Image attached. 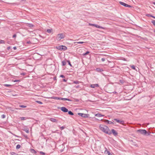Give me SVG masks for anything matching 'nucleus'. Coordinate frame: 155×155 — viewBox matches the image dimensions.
I'll use <instances>...</instances> for the list:
<instances>
[{"mask_svg": "<svg viewBox=\"0 0 155 155\" xmlns=\"http://www.w3.org/2000/svg\"><path fill=\"white\" fill-rule=\"evenodd\" d=\"M99 128L101 130L106 134L110 135L111 134V131L107 126L104 125L100 124L99 126Z\"/></svg>", "mask_w": 155, "mask_h": 155, "instance_id": "nucleus-1", "label": "nucleus"}, {"mask_svg": "<svg viewBox=\"0 0 155 155\" xmlns=\"http://www.w3.org/2000/svg\"><path fill=\"white\" fill-rule=\"evenodd\" d=\"M65 37V35L63 33L58 34L56 37V39L58 40H60L61 39L64 38Z\"/></svg>", "mask_w": 155, "mask_h": 155, "instance_id": "nucleus-2", "label": "nucleus"}, {"mask_svg": "<svg viewBox=\"0 0 155 155\" xmlns=\"http://www.w3.org/2000/svg\"><path fill=\"white\" fill-rule=\"evenodd\" d=\"M57 48L61 51H65L67 50V48L65 46L61 45L57 47Z\"/></svg>", "mask_w": 155, "mask_h": 155, "instance_id": "nucleus-3", "label": "nucleus"}, {"mask_svg": "<svg viewBox=\"0 0 155 155\" xmlns=\"http://www.w3.org/2000/svg\"><path fill=\"white\" fill-rule=\"evenodd\" d=\"M137 132H138L141 134L145 135L147 134V132L146 130L144 129H139L137 130Z\"/></svg>", "mask_w": 155, "mask_h": 155, "instance_id": "nucleus-4", "label": "nucleus"}, {"mask_svg": "<svg viewBox=\"0 0 155 155\" xmlns=\"http://www.w3.org/2000/svg\"><path fill=\"white\" fill-rule=\"evenodd\" d=\"M97 60L101 62H104L107 59L105 58L102 57L101 56L99 57L98 58H97Z\"/></svg>", "mask_w": 155, "mask_h": 155, "instance_id": "nucleus-5", "label": "nucleus"}, {"mask_svg": "<svg viewBox=\"0 0 155 155\" xmlns=\"http://www.w3.org/2000/svg\"><path fill=\"white\" fill-rule=\"evenodd\" d=\"M78 114L83 117H88L89 115L88 114H84L81 113H78Z\"/></svg>", "mask_w": 155, "mask_h": 155, "instance_id": "nucleus-6", "label": "nucleus"}, {"mask_svg": "<svg viewBox=\"0 0 155 155\" xmlns=\"http://www.w3.org/2000/svg\"><path fill=\"white\" fill-rule=\"evenodd\" d=\"M114 120L116 121L117 123H120L121 124H123L124 123V120H119L118 119H114Z\"/></svg>", "mask_w": 155, "mask_h": 155, "instance_id": "nucleus-7", "label": "nucleus"}, {"mask_svg": "<svg viewBox=\"0 0 155 155\" xmlns=\"http://www.w3.org/2000/svg\"><path fill=\"white\" fill-rule=\"evenodd\" d=\"M120 4L123 5L125 7H131V6L129 5H128L124 2H119Z\"/></svg>", "mask_w": 155, "mask_h": 155, "instance_id": "nucleus-8", "label": "nucleus"}, {"mask_svg": "<svg viewBox=\"0 0 155 155\" xmlns=\"http://www.w3.org/2000/svg\"><path fill=\"white\" fill-rule=\"evenodd\" d=\"M111 134L112 133L114 136H116L117 135V132L114 129H112L111 130Z\"/></svg>", "mask_w": 155, "mask_h": 155, "instance_id": "nucleus-9", "label": "nucleus"}, {"mask_svg": "<svg viewBox=\"0 0 155 155\" xmlns=\"http://www.w3.org/2000/svg\"><path fill=\"white\" fill-rule=\"evenodd\" d=\"M61 110L64 112H67L68 111V110L65 107H62L61 108Z\"/></svg>", "mask_w": 155, "mask_h": 155, "instance_id": "nucleus-10", "label": "nucleus"}, {"mask_svg": "<svg viewBox=\"0 0 155 155\" xmlns=\"http://www.w3.org/2000/svg\"><path fill=\"white\" fill-rule=\"evenodd\" d=\"M49 120L53 122H57L58 121L56 119L53 118H49Z\"/></svg>", "mask_w": 155, "mask_h": 155, "instance_id": "nucleus-11", "label": "nucleus"}, {"mask_svg": "<svg viewBox=\"0 0 155 155\" xmlns=\"http://www.w3.org/2000/svg\"><path fill=\"white\" fill-rule=\"evenodd\" d=\"M68 60L63 61L62 62V66H65L67 65Z\"/></svg>", "mask_w": 155, "mask_h": 155, "instance_id": "nucleus-12", "label": "nucleus"}, {"mask_svg": "<svg viewBox=\"0 0 155 155\" xmlns=\"http://www.w3.org/2000/svg\"><path fill=\"white\" fill-rule=\"evenodd\" d=\"M99 85L98 84H92L91 85L90 87L92 88H95V87H98Z\"/></svg>", "mask_w": 155, "mask_h": 155, "instance_id": "nucleus-13", "label": "nucleus"}, {"mask_svg": "<svg viewBox=\"0 0 155 155\" xmlns=\"http://www.w3.org/2000/svg\"><path fill=\"white\" fill-rule=\"evenodd\" d=\"M104 122L106 123H107L108 124H112L114 123L112 121H109V120H104Z\"/></svg>", "mask_w": 155, "mask_h": 155, "instance_id": "nucleus-14", "label": "nucleus"}, {"mask_svg": "<svg viewBox=\"0 0 155 155\" xmlns=\"http://www.w3.org/2000/svg\"><path fill=\"white\" fill-rule=\"evenodd\" d=\"M95 70L98 72H101L102 71H103V68H96V69H95Z\"/></svg>", "mask_w": 155, "mask_h": 155, "instance_id": "nucleus-15", "label": "nucleus"}, {"mask_svg": "<svg viewBox=\"0 0 155 155\" xmlns=\"http://www.w3.org/2000/svg\"><path fill=\"white\" fill-rule=\"evenodd\" d=\"M94 27H95L96 28H101V29H104V28L102 26H100L99 25H97L94 24Z\"/></svg>", "mask_w": 155, "mask_h": 155, "instance_id": "nucleus-16", "label": "nucleus"}, {"mask_svg": "<svg viewBox=\"0 0 155 155\" xmlns=\"http://www.w3.org/2000/svg\"><path fill=\"white\" fill-rule=\"evenodd\" d=\"M95 116L97 117H100L104 116V115H102L101 114L99 113L97 114H95Z\"/></svg>", "mask_w": 155, "mask_h": 155, "instance_id": "nucleus-17", "label": "nucleus"}, {"mask_svg": "<svg viewBox=\"0 0 155 155\" xmlns=\"http://www.w3.org/2000/svg\"><path fill=\"white\" fill-rule=\"evenodd\" d=\"M146 16L147 17H151L154 19H155V16H153V15H150V14H147L146 15Z\"/></svg>", "mask_w": 155, "mask_h": 155, "instance_id": "nucleus-18", "label": "nucleus"}, {"mask_svg": "<svg viewBox=\"0 0 155 155\" xmlns=\"http://www.w3.org/2000/svg\"><path fill=\"white\" fill-rule=\"evenodd\" d=\"M52 98H53V99H54L62 100V98L59 97H52Z\"/></svg>", "mask_w": 155, "mask_h": 155, "instance_id": "nucleus-19", "label": "nucleus"}, {"mask_svg": "<svg viewBox=\"0 0 155 155\" xmlns=\"http://www.w3.org/2000/svg\"><path fill=\"white\" fill-rule=\"evenodd\" d=\"M104 153L105 154H107L108 155H112L110 153V152L109 151L107 150L105 151Z\"/></svg>", "mask_w": 155, "mask_h": 155, "instance_id": "nucleus-20", "label": "nucleus"}, {"mask_svg": "<svg viewBox=\"0 0 155 155\" xmlns=\"http://www.w3.org/2000/svg\"><path fill=\"white\" fill-rule=\"evenodd\" d=\"M62 100H63V101H71V100L70 99H69L66 98H62Z\"/></svg>", "mask_w": 155, "mask_h": 155, "instance_id": "nucleus-21", "label": "nucleus"}, {"mask_svg": "<svg viewBox=\"0 0 155 155\" xmlns=\"http://www.w3.org/2000/svg\"><path fill=\"white\" fill-rule=\"evenodd\" d=\"M20 118L21 120H25L28 119L27 117H21Z\"/></svg>", "mask_w": 155, "mask_h": 155, "instance_id": "nucleus-22", "label": "nucleus"}, {"mask_svg": "<svg viewBox=\"0 0 155 155\" xmlns=\"http://www.w3.org/2000/svg\"><path fill=\"white\" fill-rule=\"evenodd\" d=\"M28 26L29 27L32 28L33 27L34 25L31 24H28Z\"/></svg>", "mask_w": 155, "mask_h": 155, "instance_id": "nucleus-23", "label": "nucleus"}, {"mask_svg": "<svg viewBox=\"0 0 155 155\" xmlns=\"http://www.w3.org/2000/svg\"><path fill=\"white\" fill-rule=\"evenodd\" d=\"M89 53L90 52L89 51H87L85 53H83L82 55L84 56H85L89 54Z\"/></svg>", "mask_w": 155, "mask_h": 155, "instance_id": "nucleus-24", "label": "nucleus"}, {"mask_svg": "<svg viewBox=\"0 0 155 155\" xmlns=\"http://www.w3.org/2000/svg\"><path fill=\"white\" fill-rule=\"evenodd\" d=\"M52 31V29H48L46 31L48 33H50Z\"/></svg>", "mask_w": 155, "mask_h": 155, "instance_id": "nucleus-25", "label": "nucleus"}, {"mask_svg": "<svg viewBox=\"0 0 155 155\" xmlns=\"http://www.w3.org/2000/svg\"><path fill=\"white\" fill-rule=\"evenodd\" d=\"M81 83V82L78 81H74L73 82L74 83L76 84H79Z\"/></svg>", "mask_w": 155, "mask_h": 155, "instance_id": "nucleus-26", "label": "nucleus"}, {"mask_svg": "<svg viewBox=\"0 0 155 155\" xmlns=\"http://www.w3.org/2000/svg\"><path fill=\"white\" fill-rule=\"evenodd\" d=\"M68 114L69 115H74V114L73 112H72L71 111H68Z\"/></svg>", "mask_w": 155, "mask_h": 155, "instance_id": "nucleus-27", "label": "nucleus"}, {"mask_svg": "<svg viewBox=\"0 0 155 155\" xmlns=\"http://www.w3.org/2000/svg\"><path fill=\"white\" fill-rule=\"evenodd\" d=\"M31 152L33 153H36L35 150L33 149H31Z\"/></svg>", "mask_w": 155, "mask_h": 155, "instance_id": "nucleus-28", "label": "nucleus"}, {"mask_svg": "<svg viewBox=\"0 0 155 155\" xmlns=\"http://www.w3.org/2000/svg\"><path fill=\"white\" fill-rule=\"evenodd\" d=\"M21 147V146L19 144H18L16 146V148L17 149H19Z\"/></svg>", "mask_w": 155, "mask_h": 155, "instance_id": "nucleus-29", "label": "nucleus"}, {"mask_svg": "<svg viewBox=\"0 0 155 155\" xmlns=\"http://www.w3.org/2000/svg\"><path fill=\"white\" fill-rule=\"evenodd\" d=\"M68 62L67 65H70L71 67H72V66L71 64V62H70V61H69L68 60V62Z\"/></svg>", "mask_w": 155, "mask_h": 155, "instance_id": "nucleus-30", "label": "nucleus"}, {"mask_svg": "<svg viewBox=\"0 0 155 155\" xmlns=\"http://www.w3.org/2000/svg\"><path fill=\"white\" fill-rule=\"evenodd\" d=\"M151 23L153 24V25L155 26V20H152L151 21Z\"/></svg>", "mask_w": 155, "mask_h": 155, "instance_id": "nucleus-31", "label": "nucleus"}, {"mask_svg": "<svg viewBox=\"0 0 155 155\" xmlns=\"http://www.w3.org/2000/svg\"><path fill=\"white\" fill-rule=\"evenodd\" d=\"M19 106L20 107L22 108H25L27 107L26 106L24 105H19Z\"/></svg>", "mask_w": 155, "mask_h": 155, "instance_id": "nucleus-32", "label": "nucleus"}, {"mask_svg": "<svg viewBox=\"0 0 155 155\" xmlns=\"http://www.w3.org/2000/svg\"><path fill=\"white\" fill-rule=\"evenodd\" d=\"M36 102L40 104H43L42 102H41L39 101H36Z\"/></svg>", "mask_w": 155, "mask_h": 155, "instance_id": "nucleus-33", "label": "nucleus"}, {"mask_svg": "<svg viewBox=\"0 0 155 155\" xmlns=\"http://www.w3.org/2000/svg\"><path fill=\"white\" fill-rule=\"evenodd\" d=\"M40 153L42 155H45V153L42 151L40 152Z\"/></svg>", "mask_w": 155, "mask_h": 155, "instance_id": "nucleus-34", "label": "nucleus"}, {"mask_svg": "<svg viewBox=\"0 0 155 155\" xmlns=\"http://www.w3.org/2000/svg\"><path fill=\"white\" fill-rule=\"evenodd\" d=\"M5 117V115L4 114H2V115L1 116V117L2 118H4Z\"/></svg>", "mask_w": 155, "mask_h": 155, "instance_id": "nucleus-35", "label": "nucleus"}, {"mask_svg": "<svg viewBox=\"0 0 155 155\" xmlns=\"http://www.w3.org/2000/svg\"><path fill=\"white\" fill-rule=\"evenodd\" d=\"M64 128V127L63 126L61 127H60V129L61 130H63Z\"/></svg>", "mask_w": 155, "mask_h": 155, "instance_id": "nucleus-36", "label": "nucleus"}, {"mask_svg": "<svg viewBox=\"0 0 155 155\" xmlns=\"http://www.w3.org/2000/svg\"><path fill=\"white\" fill-rule=\"evenodd\" d=\"M84 43H85V42H83V41H80V42H77V43L78 44H83Z\"/></svg>", "mask_w": 155, "mask_h": 155, "instance_id": "nucleus-37", "label": "nucleus"}, {"mask_svg": "<svg viewBox=\"0 0 155 155\" xmlns=\"http://www.w3.org/2000/svg\"><path fill=\"white\" fill-rule=\"evenodd\" d=\"M94 24H91V23H89V25L90 26H94Z\"/></svg>", "mask_w": 155, "mask_h": 155, "instance_id": "nucleus-38", "label": "nucleus"}, {"mask_svg": "<svg viewBox=\"0 0 155 155\" xmlns=\"http://www.w3.org/2000/svg\"><path fill=\"white\" fill-rule=\"evenodd\" d=\"M0 43H4L5 41L4 40H1L0 41Z\"/></svg>", "mask_w": 155, "mask_h": 155, "instance_id": "nucleus-39", "label": "nucleus"}, {"mask_svg": "<svg viewBox=\"0 0 155 155\" xmlns=\"http://www.w3.org/2000/svg\"><path fill=\"white\" fill-rule=\"evenodd\" d=\"M16 34H14L13 35V36H12V37L13 38H15V37H16Z\"/></svg>", "mask_w": 155, "mask_h": 155, "instance_id": "nucleus-40", "label": "nucleus"}, {"mask_svg": "<svg viewBox=\"0 0 155 155\" xmlns=\"http://www.w3.org/2000/svg\"><path fill=\"white\" fill-rule=\"evenodd\" d=\"M14 82H19L20 81L19 80H15L13 81Z\"/></svg>", "mask_w": 155, "mask_h": 155, "instance_id": "nucleus-41", "label": "nucleus"}, {"mask_svg": "<svg viewBox=\"0 0 155 155\" xmlns=\"http://www.w3.org/2000/svg\"><path fill=\"white\" fill-rule=\"evenodd\" d=\"M26 73H22L21 74V75H25Z\"/></svg>", "mask_w": 155, "mask_h": 155, "instance_id": "nucleus-42", "label": "nucleus"}, {"mask_svg": "<svg viewBox=\"0 0 155 155\" xmlns=\"http://www.w3.org/2000/svg\"><path fill=\"white\" fill-rule=\"evenodd\" d=\"M25 131L27 133H28L29 132V130L28 129H26Z\"/></svg>", "mask_w": 155, "mask_h": 155, "instance_id": "nucleus-43", "label": "nucleus"}, {"mask_svg": "<svg viewBox=\"0 0 155 155\" xmlns=\"http://www.w3.org/2000/svg\"><path fill=\"white\" fill-rule=\"evenodd\" d=\"M150 132L148 133L147 132V134L146 135H145L149 136V135H150Z\"/></svg>", "mask_w": 155, "mask_h": 155, "instance_id": "nucleus-44", "label": "nucleus"}, {"mask_svg": "<svg viewBox=\"0 0 155 155\" xmlns=\"http://www.w3.org/2000/svg\"><path fill=\"white\" fill-rule=\"evenodd\" d=\"M60 77L62 78H64L65 77L63 75H61L60 76Z\"/></svg>", "mask_w": 155, "mask_h": 155, "instance_id": "nucleus-45", "label": "nucleus"}, {"mask_svg": "<svg viewBox=\"0 0 155 155\" xmlns=\"http://www.w3.org/2000/svg\"><path fill=\"white\" fill-rule=\"evenodd\" d=\"M76 87V88H79L80 87V86L79 85H78Z\"/></svg>", "mask_w": 155, "mask_h": 155, "instance_id": "nucleus-46", "label": "nucleus"}, {"mask_svg": "<svg viewBox=\"0 0 155 155\" xmlns=\"http://www.w3.org/2000/svg\"><path fill=\"white\" fill-rule=\"evenodd\" d=\"M10 46H9V47H8L7 48V49L8 50H9L10 49Z\"/></svg>", "mask_w": 155, "mask_h": 155, "instance_id": "nucleus-47", "label": "nucleus"}, {"mask_svg": "<svg viewBox=\"0 0 155 155\" xmlns=\"http://www.w3.org/2000/svg\"><path fill=\"white\" fill-rule=\"evenodd\" d=\"M5 86H7V87H9V86H10L11 85H9V84H5Z\"/></svg>", "mask_w": 155, "mask_h": 155, "instance_id": "nucleus-48", "label": "nucleus"}, {"mask_svg": "<svg viewBox=\"0 0 155 155\" xmlns=\"http://www.w3.org/2000/svg\"><path fill=\"white\" fill-rule=\"evenodd\" d=\"M131 68H135V67L134 65H133L131 66Z\"/></svg>", "mask_w": 155, "mask_h": 155, "instance_id": "nucleus-49", "label": "nucleus"}, {"mask_svg": "<svg viewBox=\"0 0 155 155\" xmlns=\"http://www.w3.org/2000/svg\"><path fill=\"white\" fill-rule=\"evenodd\" d=\"M63 81H64L65 82H66V81H67V80H66V79H63Z\"/></svg>", "mask_w": 155, "mask_h": 155, "instance_id": "nucleus-50", "label": "nucleus"}, {"mask_svg": "<svg viewBox=\"0 0 155 155\" xmlns=\"http://www.w3.org/2000/svg\"><path fill=\"white\" fill-rule=\"evenodd\" d=\"M13 49L14 50H16V47H13Z\"/></svg>", "mask_w": 155, "mask_h": 155, "instance_id": "nucleus-51", "label": "nucleus"}, {"mask_svg": "<svg viewBox=\"0 0 155 155\" xmlns=\"http://www.w3.org/2000/svg\"><path fill=\"white\" fill-rule=\"evenodd\" d=\"M31 43V42L30 41H28L27 42V43H28V44H29V43Z\"/></svg>", "mask_w": 155, "mask_h": 155, "instance_id": "nucleus-52", "label": "nucleus"}, {"mask_svg": "<svg viewBox=\"0 0 155 155\" xmlns=\"http://www.w3.org/2000/svg\"><path fill=\"white\" fill-rule=\"evenodd\" d=\"M113 93H114V94H115L117 93V92L116 91H114V92H113Z\"/></svg>", "mask_w": 155, "mask_h": 155, "instance_id": "nucleus-53", "label": "nucleus"}, {"mask_svg": "<svg viewBox=\"0 0 155 155\" xmlns=\"http://www.w3.org/2000/svg\"><path fill=\"white\" fill-rule=\"evenodd\" d=\"M132 69H133L134 70H135L136 71H137V70L136 69V68H132Z\"/></svg>", "mask_w": 155, "mask_h": 155, "instance_id": "nucleus-54", "label": "nucleus"}, {"mask_svg": "<svg viewBox=\"0 0 155 155\" xmlns=\"http://www.w3.org/2000/svg\"><path fill=\"white\" fill-rule=\"evenodd\" d=\"M120 82L121 83H123V81H121V80H120Z\"/></svg>", "mask_w": 155, "mask_h": 155, "instance_id": "nucleus-55", "label": "nucleus"}, {"mask_svg": "<svg viewBox=\"0 0 155 155\" xmlns=\"http://www.w3.org/2000/svg\"><path fill=\"white\" fill-rule=\"evenodd\" d=\"M21 1H25L26 0H21Z\"/></svg>", "mask_w": 155, "mask_h": 155, "instance_id": "nucleus-56", "label": "nucleus"}, {"mask_svg": "<svg viewBox=\"0 0 155 155\" xmlns=\"http://www.w3.org/2000/svg\"><path fill=\"white\" fill-rule=\"evenodd\" d=\"M153 4L155 5V2H153Z\"/></svg>", "mask_w": 155, "mask_h": 155, "instance_id": "nucleus-57", "label": "nucleus"}, {"mask_svg": "<svg viewBox=\"0 0 155 155\" xmlns=\"http://www.w3.org/2000/svg\"><path fill=\"white\" fill-rule=\"evenodd\" d=\"M138 71H139V68H138Z\"/></svg>", "mask_w": 155, "mask_h": 155, "instance_id": "nucleus-58", "label": "nucleus"}]
</instances>
